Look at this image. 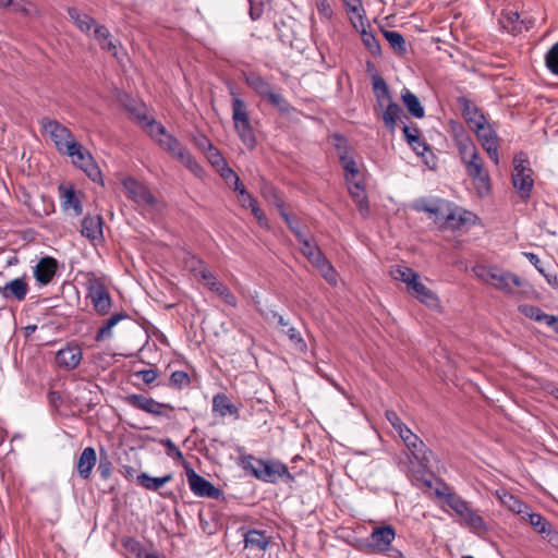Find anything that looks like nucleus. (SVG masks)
I'll list each match as a JSON object with an SVG mask.
<instances>
[{
    "instance_id": "obj_8",
    "label": "nucleus",
    "mask_w": 558,
    "mask_h": 558,
    "mask_svg": "<svg viewBox=\"0 0 558 558\" xmlns=\"http://www.w3.org/2000/svg\"><path fill=\"white\" fill-rule=\"evenodd\" d=\"M40 124L45 132H47L54 144L56 149L65 155L76 143L72 132L57 120L43 118Z\"/></svg>"
},
{
    "instance_id": "obj_4",
    "label": "nucleus",
    "mask_w": 558,
    "mask_h": 558,
    "mask_svg": "<svg viewBox=\"0 0 558 558\" xmlns=\"http://www.w3.org/2000/svg\"><path fill=\"white\" fill-rule=\"evenodd\" d=\"M232 120L235 133L243 145L253 150L256 147L257 141L254 128L251 122L247 106L245 101L236 96L232 97Z\"/></svg>"
},
{
    "instance_id": "obj_5",
    "label": "nucleus",
    "mask_w": 558,
    "mask_h": 558,
    "mask_svg": "<svg viewBox=\"0 0 558 558\" xmlns=\"http://www.w3.org/2000/svg\"><path fill=\"white\" fill-rule=\"evenodd\" d=\"M247 86L262 99H266L280 113H288L292 106L284 96L277 92L274 86L257 73H250L244 76Z\"/></svg>"
},
{
    "instance_id": "obj_64",
    "label": "nucleus",
    "mask_w": 558,
    "mask_h": 558,
    "mask_svg": "<svg viewBox=\"0 0 558 558\" xmlns=\"http://www.w3.org/2000/svg\"><path fill=\"white\" fill-rule=\"evenodd\" d=\"M134 376L141 378L146 385H151L159 374L157 368H146L134 372Z\"/></svg>"
},
{
    "instance_id": "obj_24",
    "label": "nucleus",
    "mask_w": 558,
    "mask_h": 558,
    "mask_svg": "<svg viewBox=\"0 0 558 558\" xmlns=\"http://www.w3.org/2000/svg\"><path fill=\"white\" fill-rule=\"evenodd\" d=\"M102 227L104 220L100 215H87L82 220L81 233L93 242L100 241L104 238Z\"/></svg>"
},
{
    "instance_id": "obj_20",
    "label": "nucleus",
    "mask_w": 558,
    "mask_h": 558,
    "mask_svg": "<svg viewBox=\"0 0 558 558\" xmlns=\"http://www.w3.org/2000/svg\"><path fill=\"white\" fill-rule=\"evenodd\" d=\"M271 535L262 530H247L243 534L244 548L260 554L267 550L271 543Z\"/></svg>"
},
{
    "instance_id": "obj_43",
    "label": "nucleus",
    "mask_w": 558,
    "mask_h": 558,
    "mask_svg": "<svg viewBox=\"0 0 558 558\" xmlns=\"http://www.w3.org/2000/svg\"><path fill=\"white\" fill-rule=\"evenodd\" d=\"M391 275L393 279L407 283L408 288H410L413 284V282L416 279H418L417 272H415L412 268L405 266H397L391 270Z\"/></svg>"
},
{
    "instance_id": "obj_32",
    "label": "nucleus",
    "mask_w": 558,
    "mask_h": 558,
    "mask_svg": "<svg viewBox=\"0 0 558 558\" xmlns=\"http://www.w3.org/2000/svg\"><path fill=\"white\" fill-rule=\"evenodd\" d=\"M129 318V315L124 312L116 313L111 315L108 319H106L101 327L97 330L95 335V340L97 342H102L105 340L112 338V329L113 327L121 320Z\"/></svg>"
},
{
    "instance_id": "obj_12",
    "label": "nucleus",
    "mask_w": 558,
    "mask_h": 558,
    "mask_svg": "<svg viewBox=\"0 0 558 558\" xmlns=\"http://www.w3.org/2000/svg\"><path fill=\"white\" fill-rule=\"evenodd\" d=\"M400 438L403 440L412 458L417 463L418 471L427 470L433 457V451L429 450L423 440L410 428L408 430H403Z\"/></svg>"
},
{
    "instance_id": "obj_63",
    "label": "nucleus",
    "mask_w": 558,
    "mask_h": 558,
    "mask_svg": "<svg viewBox=\"0 0 558 558\" xmlns=\"http://www.w3.org/2000/svg\"><path fill=\"white\" fill-rule=\"evenodd\" d=\"M269 193L271 194L272 198H274V203L275 205L279 208L280 210V215L282 217V219L284 220V222L287 225H291V222L294 220L288 213L284 211L283 209V203H282V199L278 193V191L276 189H274L272 186L269 187Z\"/></svg>"
},
{
    "instance_id": "obj_26",
    "label": "nucleus",
    "mask_w": 558,
    "mask_h": 558,
    "mask_svg": "<svg viewBox=\"0 0 558 558\" xmlns=\"http://www.w3.org/2000/svg\"><path fill=\"white\" fill-rule=\"evenodd\" d=\"M58 264L53 257H43L35 267L34 276L40 284H48L57 272Z\"/></svg>"
},
{
    "instance_id": "obj_39",
    "label": "nucleus",
    "mask_w": 558,
    "mask_h": 558,
    "mask_svg": "<svg viewBox=\"0 0 558 558\" xmlns=\"http://www.w3.org/2000/svg\"><path fill=\"white\" fill-rule=\"evenodd\" d=\"M412 293L426 305H433L437 302L436 295L429 290L425 284H423L418 279H416L413 284L408 288Z\"/></svg>"
},
{
    "instance_id": "obj_27",
    "label": "nucleus",
    "mask_w": 558,
    "mask_h": 558,
    "mask_svg": "<svg viewBox=\"0 0 558 558\" xmlns=\"http://www.w3.org/2000/svg\"><path fill=\"white\" fill-rule=\"evenodd\" d=\"M458 104L462 110V116L469 124L470 129L475 128V124L485 122V116L472 100L466 97H459Z\"/></svg>"
},
{
    "instance_id": "obj_2",
    "label": "nucleus",
    "mask_w": 558,
    "mask_h": 558,
    "mask_svg": "<svg viewBox=\"0 0 558 558\" xmlns=\"http://www.w3.org/2000/svg\"><path fill=\"white\" fill-rule=\"evenodd\" d=\"M242 465L256 478L266 483H276L279 478H284L286 482L294 481V476L290 474L288 466L280 461H266L246 456L242 458Z\"/></svg>"
},
{
    "instance_id": "obj_54",
    "label": "nucleus",
    "mask_w": 558,
    "mask_h": 558,
    "mask_svg": "<svg viewBox=\"0 0 558 558\" xmlns=\"http://www.w3.org/2000/svg\"><path fill=\"white\" fill-rule=\"evenodd\" d=\"M122 546L128 553L135 555L137 558H142L143 546L134 537H124L122 539Z\"/></svg>"
},
{
    "instance_id": "obj_31",
    "label": "nucleus",
    "mask_w": 558,
    "mask_h": 558,
    "mask_svg": "<svg viewBox=\"0 0 558 558\" xmlns=\"http://www.w3.org/2000/svg\"><path fill=\"white\" fill-rule=\"evenodd\" d=\"M94 38L102 50H107L114 57L117 56V45L112 39L110 31L105 25L97 24L94 27Z\"/></svg>"
},
{
    "instance_id": "obj_22",
    "label": "nucleus",
    "mask_w": 558,
    "mask_h": 558,
    "mask_svg": "<svg viewBox=\"0 0 558 558\" xmlns=\"http://www.w3.org/2000/svg\"><path fill=\"white\" fill-rule=\"evenodd\" d=\"M348 190L361 216L363 218L369 217V202L363 180L348 184Z\"/></svg>"
},
{
    "instance_id": "obj_25",
    "label": "nucleus",
    "mask_w": 558,
    "mask_h": 558,
    "mask_svg": "<svg viewBox=\"0 0 558 558\" xmlns=\"http://www.w3.org/2000/svg\"><path fill=\"white\" fill-rule=\"evenodd\" d=\"M380 109L384 124L391 133L395 132L397 123L399 120H402V117L408 119V117L403 113L402 108L397 102H395L392 98L389 99L384 108Z\"/></svg>"
},
{
    "instance_id": "obj_46",
    "label": "nucleus",
    "mask_w": 558,
    "mask_h": 558,
    "mask_svg": "<svg viewBox=\"0 0 558 558\" xmlns=\"http://www.w3.org/2000/svg\"><path fill=\"white\" fill-rule=\"evenodd\" d=\"M125 402L135 409L142 410V411L148 413L150 410V403L153 402V398L145 397L143 395L133 393V395H128L125 397Z\"/></svg>"
},
{
    "instance_id": "obj_14",
    "label": "nucleus",
    "mask_w": 558,
    "mask_h": 558,
    "mask_svg": "<svg viewBox=\"0 0 558 558\" xmlns=\"http://www.w3.org/2000/svg\"><path fill=\"white\" fill-rule=\"evenodd\" d=\"M477 136L478 141L481 142L483 148L486 150L489 158L498 165L499 161V155H498V136L496 131L493 129V126L485 122H482L480 124H475V128L471 129Z\"/></svg>"
},
{
    "instance_id": "obj_1",
    "label": "nucleus",
    "mask_w": 558,
    "mask_h": 558,
    "mask_svg": "<svg viewBox=\"0 0 558 558\" xmlns=\"http://www.w3.org/2000/svg\"><path fill=\"white\" fill-rule=\"evenodd\" d=\"M457 146L468 175L478 182L480 194H488L489 174L484 170L483 160L474 142L469 136H463L457 140Z\"/></svg>"
},
{
    "instance_id": "obj_35",
    "label": "nucleus",
    "mask_w": 558,
    "mask_h": 558,
    "mask_svg": "<svg viewBox=\"0 0 558 558\" xmlns=\"http://www.w3.org/2000/svg\"><path fill=\"white\" fill-rule=\"evenodd\" d=\"M401 99L410 114L417 119L424 118L425 110L416 95L408 88H403L401 90Z\"/></svg>"
},
{
    "instance_id": "obj_21",
    "label": "nucleus",
    "mask_w": 558,
    "mask_h": 558,
    "mask_svg": "<svg viewBox=\"0 0 558 558\" xmlns=\"http://www.w3.org/2000/svg\"><path fill=\"white\" fill-rule=\"evenodd\" d=\"M83 353L77 344H68L56 354V363L59 367L71 371L75 369L82 361Z\"/></svg>"
},
{
    "instance_id": "obj_3",
    "label": "nucleus",
    "mask_w": 558,
    "mask_h": 558,
    "mask_svg": "<svg viewBox=\"0 0 558 558\" xmlns=\"http://www.w3.org/2000/svg\"><path fill=\"white\" fill-rule=\"evenodd\" d=\"M153 126L157 128V133L162 135V137L157 140L162 149L173 158L178 159L196 177H202L204 174L202 166L194 159L190 150L177 137L169 134L161 123H154Z\"/></svg>"
},
{
    "instance_id": "obj_41",
    "label": "nucleus",
    "mask_w": 558,
    "mask_h": 558,
    "mask_svg": "<svg viewBox=\"0 0 558 558\" xmlns=\"http://www.w3.org/2000/svg\"><path fill=\"white\" fill-rule=\"evenodd\" d=\"M61 203L64 209H73L75 216L82 215V204L72 187L64 191L61 196Z\"/></svg>"
},
{
    "instance_id": "obj_13",
    "label": "nucleus",
    "mask_w": 558,
    "mask_h": 558,
    "mask_svg": "<svg viewBox=\"0 0 558 558\" xmlns=\"http://www.w3.org/2000/svg\"><path fill=\"white\" fill-rule=\"evenodd\" d=\"M125 190L126 197L142 207H153L156 203V197L150 190L142 182L134 178H126L122 182Z\"/></svg>"
},
{
    "instance_id": "obj_44",
    "label": "nucleus",
    "mask_w": 558,
    "mask_h": 558,
    "mask_svg": "<svg viewBox=\"0 0 558 558\" xmlns=\"http://www.w3.org/2000/svg\"><path fill=\"white\" fill-rule=\"evenodd\" d=\"M361 39L366 49L375 57L381 54V47L373 32L363 28L361 31Z\"/></svg>"
},
{
    "instance_id": "obj_16",
    "label": "nucleus",
    "mask_w": 558,
    "mask_h": 558,
    "mask_svg": "<svg viewBox=\"0 0 558 558\" xmlns=\"http://www.w3.org/2000/svg\"><path fill=\"white\" fill-rule=\"evenodd\" d=\"M502 28L517 35L529 31L534 26L535 20L532 16H522L519 12L512 10L502 11L499 20Z\"/></svg>"
},
{
    "instance_id": "obj_47",
    "label": "nucleus",
    "mask_w": 558,
    "mask_h": 558,
    "mask_svg": "<svg viewBox=\"0 0 558 558\" xmlns=\"http://www.w3.org/2000/svg\"><path fill=\"white\" fill-rule=\"evenodd\" d=\"M282 331L288 336L291 341L293 348L302 353L307 351V344L305 340L302 338L300 331L294 327H288L287 329H282Z\"/></svg>"
},
{
    "instance_id": "obj_55",
    "label": "nucleus",
    "mask_w": 558,
    "mask_h": 558,
    "mask_svg": "<svg viewBox=\"0 0 558 558\" xmlns=\"http://www.w3.org/2000/svg\"><path fill=\"white\" fill-rule=\"evenodd\" d=\"M206 158L210 162V165L217 169L225 166L227 163L225 157L221 155L220 150L213 146L208 151L205 153Z\"/></svg>"
},
{
    "instance_id": "obj_9",
    "label": "nucleus",
    "mask_w": 558,
    "mask_h": 558,
    "mask_svg": "<svg viewBox=\"0 0 558 558\" xmlns=\"http://www.w3.org/2000/svg\"><path fill=\"white\" fill-rule=\"evenodd\" d=\"M87 299L98 315H107L112 306L110 293L104 281L90 274L87 280Z\"/></svg>"
},
{
    "instance_id": "obj_58",
    "label": "nucleus",
    "mask_w": 558,
    "mask_h": 558,
    "mask_svg": "<svg viewBox=\"0 0 558 558\" xmlns=\"http://www.w3.org/2000/svg\"><path fill=\"white\" fill-rule=\"evenodd\" d=\"M323 275V277L329 282L335 284L337 272L333 266L330 264L328 259H325L322 264L316 267Z\"/></svg>"
},
{
    "instance_id": "obj_37",
    "label": "nucleus",
    "mask_w": 558,
    "mask_h": 558,
    "mask_svg": "<svg viewBox=\"0 0 558 558\" xmlns=\"http://www.w3.org/2000/svg\"><path fill=\"white\" fill-rule=\"evenodd\" d=\"M465 214L466 211H463L461 208L453 206V204L450 203L449 213L448 216H446L442 229H460L466 222Z\"/></svg>"
},
{
    "instance_id": "obj_53",
    "label": "nucleus",
    "mask_w": 558,
    "mask_h": 558,
    "mask_svg": "<svg viewBox=\"0 0 558 558\" xmlns=\"http://www.w3.org/2000/svg\"><path fill=\"white\" fill-rule=\"evenodd\" d=\"M10 7L13 8L14 12H20L25 16H31L36 13L35 5L28 0H13Z\"/></svg>"
},
{
    "instance_id": "obj_29",
    "label": "nucleus",
    "mask_w": 558,
    "mask_h": 558,
    "mask_svg": "<svg viewBox=\"0 0 558 558\" xmlns=\"http://www.w3.org/2000/svg\"><path fill=\"white\" fill-rule=\"evenodd\" d=\"M213 412L219 416L232 415L239 417V408L233 404L226 393H217L213 398Z\"/></svg>"
},
{
    "instance_id": "obj_48",
    "label": "nucleus",
    "mask_w": 558,
    "mask_h": 558,
    "mask_svg": "<svg viewBox=\"0 0 558 558\" xmlns=\"http://www.w3.org/2000/svg\"><path fill=\"white\" fill-rule=\"evenodd\" d=\"M502 504H505L512 512L522 514L524 517L530 510L529 506L522 502L520 499L514 497L513 495L506 494L501 499Z\"/></svg>"
},
{
    "instance_id": "obj_28",
    "label": "nucleus",
    "mask_w": 558,
    "mask_h": 558,
    "mask_svg": "<svg viewBox=\"0 0 558 558\" xmlns=\"http://www.w3.org/2000/svg\"><path fill=\"white\" fill-rule=\"evenodd\" d=\"M97 462L96 450L93 447H86L80 454L76 462V470L81 478L88 480Z\"/></svg>"
},
{
    "instance_id": "obj_56",
    "label": "nucleus",
    "mask_w": 558,
    "mask_h": 558,
    "mask_svg": "<svg viewBox=\"0 0 558 558\" xmlns=\"http://www.w3.org/2000/svg\"><path fill=\"white\" fill-rule=\"evenodd\" d=\"M247 199H248V208L251 209L254 217L257 219L259 226L267 228L268 227L267 218L264 215V213L262 211V209L259 208L257 201L252 195L247 196Z\"/></svg>"
},
{
    "instance_id": "obj_15",
    "label": "nucleus",
    "mask_w": 558,
    "mask_h": 558,
    "mask_svg": "<svg viewBox=\"0 0 558 558\" xmlns=\"http://www.w3.org/2000/svg\"><path fill=\"white\" fill-rule=\"evenodd\" d=\"M396 537V530L391 525L375 527L367 538L365 547L369 553H385L390 548Z\"/></svg>"
},
{
    "instance_id": "obj_10",
    "label": "nucleus",
    "mask_w": 558,
    "mask_h": 558,
    "mask_svg": "<svg viewBox=\"0 0 558 558\" xmlns=\"http://www.w3.org/2000/svg\"><path fill=\"white\" fill-rule=\"evenodd\" d=\"M449 498V507L459 515L463 525L472 532L487 531L484 519L471 508L468 501L460 496H450Z\"/></svg>"
},
{
    "instance_id": "obj_30",
    "label": "nucleus",
    "mask_w": 558,
    "mask_h": 558,
    "mask_svg": "<svg viewBox=\"0 0 558 558\" xmlns=\"http://www.w3.org/2000/svg\"><path fill=\"white\" fill-rule=\"evenodd\" d=\"M301 253L307 258V260L315 267L322 264L326 258L316 242L307 236L300 241Z\"/></svg>"
},
{
    "instance_id": "obj_51",
    "label": "nucleus",
    "mask_w": 558,
    "mask_h": 558,
    "mask_svg": "<svg viewBox=\"0 0 558 558\" xmlns=\"http://www.w3.org/2000/svg\"><path fill=\"white\" fill-rule=\"evenodd\" d=\"M344 8L348 13L354 14L363 24V20L365 17V10L363 8L361 0H342Z\"/></svg>"
},
{
    "instance_id": "obj_57",
    "label": "nucleus",
    "mask_w": 558,
    "mask_h": 558,
    "mask_svg": "<svg viewBox=\"0 0 558 558\" xmlns=\"http://www.w3.org/2000/svg\"><path fill=\"white\" fill-rule=\"evenodd\" d=\"M247 199H248V208L251 209L254 217L257 219L259 226L267 228L268 227L267 218L264 215V213L262 211V209L259 208L257 201L252 195L247 196Z\"/></svg>"
},
{
    "instance_id": "obj_60",
    "label": "nucleus",
    "mask_w": 558,
    "mask_h": 558,
    "mask_svg": "<svg viewBox=\"0 0 558 558\" xmlns=\"http://www.w3.org/2000/svg\"><path fill=\"white\" fill-rule=\"evenodd\" d=\"M403 134H404V137L408 142V144L414 149V150H418V147L415 146V143H418V137H420V130L417 126H409L407 124H404L403 129Z\"/></svg>"
},
{
    "instance_id": "obj_52",
    "label": "nucleus",
    "mask_w": 558,
    "mask_h": 558,
    "mask_svg": "<svg viewBox=\"0 0 558 558\" xmlns=\"http://www.w3.org/2000/svg\"><path fill=\"white\" fill-rule=\"evenodd\" d=\"M547 69L555 75H558V41L548 50L545 56Z\"/></svg>"
},
{
    "instance_id": "obj_17",
    "label": "nucleus",
    "mask_w": 558,
    "mask_h": 558,
    "mask_svg": "<svg viewBox=\"0 0 558 558\" xmlns=\"http://www.w3.org/2000/svg\"><path fill=\"white\" fill-rule=\"evenodd\" d=\"M187 482L191 490L198 497L219 499L222 490L214 486L208 480L198 475L193 469L186 471Z\"/></svg>"
},
{
    "instance_id": "obj_23",
    "label": "nucleus",
    "mask_w": 558,
    "mask_h": 558,
    "mask_svg": "<svg viewBox=\"0 0 558 558\" xmlns=\"http://www.w3.org/2000/svg\"><path fill=\"white\" fill-rule=\"evenodd\" d=\"M201 275L205 284L208 286V288L213 292L217 293L227 304L231 306L236 305L235 295L230 291V289L226 284L218 281L210 271L202 270Z\"/></svg>"
},
{
    "instance_id": "obj_34",
    "label": "nucleus",
    "mask_w": 558,
    "mask_h": 558,
    "mask_svg": "<svg viewBox=\"0 0 558 558\" xmlns=\"http://www.w3.org/2000/svg\"><path fill=\"white\" fill-rule=\"evenodd\" d=\"M68 14L82 33L88 34L97 25L94 17L81 12L77 8H68Z\"/></svg>"
},
{
    "instance_id": "obj_36",
    "label": "nucleus",
    "mask_w": 558,
    "mask_h": 558,
    "mask_svg": "<svg viewBox=\"0 0 558 558\" xmlns=\"http://www.w3.org/2000/svg\"><path fill=\"white\" fill-rule=\"evenodd\" d=\"M383 34L396 54L403 57L408 53L407 41L401 33L384 29Z\"/></svg>"
},
{
    "instance_id": "obj_11",
    "label": "nucleus",
    "mask_w": 558,
    "mask_h": 558,
    "mask_svg": "<svg viewBox=\"0 0 558 558\" xmlns=\"http://www.w3.org/2000/svg\"><path fill=\"white\" fill-rule=\"evenodd\" d=\"M72 158L75 167L82 169L94 182H101V171L95 162L90 153L78 142H76L66 154Z\"/></svg>"
},
{
    "instance_id": "obj_19",
    "label": "nucleus",
    "mask_w": 558,
    "mask_h": 558,
    "mask_svg": "<svg viewBox=\"0 0 558 558\" xmlns=\"http://www.w3.org/2000/svg\"><path fill=\"white\" fill-rule=\"evenodd\" d=\"M29 291L25 277L14 278L0 286V295L8 302H22Z\"/></svg>"
},
{
    "instance_id": "obj_6",
    "label": "nucleus",
    "mask_w": 558,
    "mask_h": 558,
    "mask_svg": "<svg viewBox=\"0 0 558 558\" xmlns=\"http://www.w3.org/2000/svg\"><path fill=\"white\" fill-rule=\"evenodd\" d=\"M476 276L506 293H513L521 286V279L511 272L495 267L480 266L475 268Z\"/></svg>"
},
{
    "instance_id": "obj_40",
    "label": "nucleus",
    "mask_w": 558,
    "mask_h": 558,
    "mask_svg": "<svg viewBox=\"0 0 558 558\" xmlns=\"http://www.w3.org/2000/svg\"><path fill=\"white\" fill-rule=\"evenodd\" d=\"M524 515L527 517V521L533 526L535 532L542 534L544 537L553 529V525L549 523V521L539 513L530 512L527 510V513Z\"/></svg>"
},
{
    "instance_id": "obj_38",
    "label": "nucleus",
    "mask_w": 558,
    "mask_h": 558,
    "mask_svg": "<svg viewBox=\"0 0 558 558\" xmlns=\"http://www.w3.org/2000/svg\"><path fill=\"white\" fill-rule=\"evenodd\" d=\"M373 88L376 96L377 107L384 108L386 102L392 97L386 81L378 74L373 75Z\"/></svg>"
},
{
    "instance_id": "obj_7",
    "label": "nucleus",
    "mask_w": 558,
    "mask_h": 558,
    "mask_svg": "<svg viewBox=\"0 0 558 558\" xmlns=\"http://www.w3.org/2000/svg\"><path fill=\"white\" fill-rule=\"evenodd\" d=\"M533 170L523 153L517 154L513 158L512 183L522 198H529L534 185L532 178Z\"/></svg>"
},
{
    "instance_id": "obj_42",
    "label": "nucleus",
    "mask_w": 558,
    "mask_h": 558,
    "mask_svg": "<svg viewBox=\"0 0 558 558\" xmlns=\"http://www.w3.org/2000/svg\"><path fill=\"white\" fill-rule=\"evenodd\" d=\"M519 312L526 318L537 323L546 324L549 314L545 313L541 307L530 304H522L519 306Z\"/></svg>"
},
{
    "instance_id": "obj_33",
    "label": "nucleus",
    "mask_w": 558,
    "mask_h": 558,
    "mask_svg": "<svg viewBox=\"0 0 558 558\" xmlns=\"http://www.w3.org/2000/svg\"><path fill=\"white\" fill-rule=\"evenodd\" d=\"M172 478L173 475L171 473L161 477H153L147 473H141L136 475V483L147 490L158 492L165 484L171 482Z\"/></svg>"
},
{
    "instance_id": "obj_59",
    "label": "nucleus",
    "mask_w": 558,
    "mask_h": 558,
    "mask_svg": "<svg viewBox=\"0 0 558 558\" xmlns=\"http://www.w3.org/2000/svg\"><path fill=\"white\" fill-rule=\"evenodd\" d=\"M111 469H112L111 461L109 460V458L106 453L101 452L98 468H97V471L99 472L100 477L105 481L109 480L111 476Z\"/></svg>"
},
{
    "instance_id": "obj_49",
    "label": "nucleus",
    "mask_w": 558,
    "mask_h": 558,
    "mask_svg": "<svg viewBox=\"0 0 558 558\" xmlns=\"http://www.w3.org/2000/svg\"><path fill=\"white\" fill-rule=\"evenodd\" d=\"M332 138L335 141V147L337 149V154H338L340 162L349 159L350 158V156H349L350 145H349L347 137H344L341 134L336 133V134H333Z\"/></svg>"
},
{
    "instance_id": "obj_45",
    "label": "nucleus",
    "mask_w": 558,
    "mask_h": 558,
    "mask_svg": "<svg viewBox=\"0 0 558 558\" xmlns=\"http://www.w3.org/2000/svg\"><path fill=\"white\" fill-rule=\"evenodd\" d=\"M341 166L344 170L345 181L348 184L353 183L354 181L363 180L357 163L352 157H350L345 161H341Z\"/></svg>"
},
{
    "instance_id": "obj_61",
    "label": "nucleus",
    "mask_w": 558,
    "mask_h": 558,
    "mask_svg": "<svg viewBox=\"0 0 558 558\" xmlns=\"http://www.w3.org/2000/svg\"><path fill=\"white\" fill-rule=\"evenodd\" d=\"M385 416L398 432L399 436L403 434V430L409 429V427L401 421L399 415L393 410H387Z\"/></svg>"
},
{
    "instance_id": "obj_18",
    "label": "nucleus",
    "mask_w": 558,
    "mask_h": 558,
    "mask_svg": "<svg viewBox=\"0 0 558 558\" xmlns=\"http://www.w3.org/2000/svg\"><path fill=\"white\" fill-rule=\"evenodd\" d=\"M450 202L445 199H437L433 203L427 202L424 198H420L414 202L413 209L416 211L427 213L434 222L442 228L446 216L449 213Z\"/></svg>"
},
{
    "instance_id": "obj_62",
    "label": "nucleus",
    "mask_w": 558,
    "mask_h": 558,
    "mask_svg": "<svg viewBox=\"0 0 558 558\" xmlns=\"http://www.w3.org/2000/svg\"><path fill=\"white\" fill-rule=\"evenodd\" d=\"M174 408L170 403H161L153 399L150 403L149 414L154 416H168L167 411H173Z\"/></svg>"
},
{
    "instance_id": "obj_50",
    "label": "nucleus",
    "mask_w": 558,
    "mask_h": 558,
    "mask_svg": "<svg viewBox=\"0 0 558 558\" xmlns=\"http://www.w3.org/2000/svg\"><path fill=\"white\" fill-rule=\"evenodd\" d=\"M191 384L190 375L183 371H175L169 378L170 387L174 389H182Z\"/></svg>"
}]
</instances>
